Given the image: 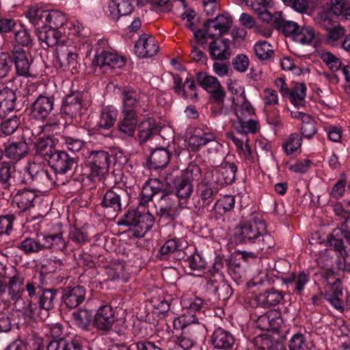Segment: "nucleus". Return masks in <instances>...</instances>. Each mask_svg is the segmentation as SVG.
<instances>
[{
    "mask_svg": "<svg viewBox=\"0 0 350 350\" xmlns=\"http://www.w3.org/2000/svg\"><path fill=\"white\" fill-rule=\"evenodd\" d=\"M44 21L45 27L59 29L66 23V18L60 11L47 10Z\"/></svg>",
    "mask_w": 350,
    "mask_h": 350,
    "instance_id": "49",
    "label": "nucleus"
},
{
    "mask_svg": "<svg viewBox=\"0 0 350 350\" xmlns=\"http://www.w3.org/2000/svg\"><path fill=\"white\" fill-rule=\"evenodd\" d=\"M67 242L63 239L62 232L56 234L41 233L36 238L25 237L18 243L16 248L25 255L38 254L46 250L64 251Z\"/></svg>",
    "mask_w": 350,
    "mask_h": 350,
    "instance_id": "2",
    "label": "nucleus"
},
{
    "mask_svg": "<svg viewBox=\"0 0 350 350\" xmlns=\"http://www.w3.org/2000/svg\"><path fill=\"white\" fill-rule=\"evenodd\" d=\"M14 45H19L20 47L31 48L33 45V38L29 30L24 26H21L20 29H16L14 33Z\"/></svg>",
    "mask_w": 350,
    "mask_h": 350,
    "instance_id": "53",
    "label": "nucleus"
},
{
    "mask_svg": "<svg viewBox=\"0 0 350 350\" xmlns=\"http://www.w3.org/2000/svg\"><path fill=\"white\" fill-rule=\"evenodd\" d=\"M54 101L53 96L40 94L29 108L32 118L40 121L46 120L54 109Z\"/></svg>",
    "mask_w": 350,
    "mask_h": 350,
    "instance_id": "12",
    "label": "nucleus"
},
{
    "mask_svg": "<svg viewBox=\"0 0 350 350\" xmlns=\"http://www.w3.org/2000/svg\"><path fill=\"white\" fill-rule=\"evenodd\" d=\"M164 191L167 190L163 188V184L160 180L157 178L150 179L142 187L139 204L144 206L152 199L154 196L159 193L163 195Z\"/></svg>",
    "mask_w": 350,
    "mask_h": 350,
    "instance_id": "27",
    "label": "nucleus"
},
{
    "mask_svg": "<svg viewBox=\"0 0 350 350\" xmlns=\"http://www.w3.org/2000/svg\"><path fill=\"white\" fill-rule=\"evenodd\" d=\"M110 157L107 152L94 151L89 157L88 166L90 174L88 178L93 182L100 180L108 172Z\"/></svg>",
    "mask_w": 350,
    "mask_h": 350,
    "instance_id": "8",
    "label": "nucleus"
},
{
    "mask_svg": "<svg viewBox=\"0 0 350 350\" xmlns=\"http://www.w3.org/2000/svg\"><path fill=\"white\" fill-rule=\"evenodd\" d=\"M210 56L213 59L224 61L231 55L230 46L227 39H215L209 44Z\"/></svg>",
    "mask_w": 350,
    "mask_h": 350,
    "instance_id": "30",
    "label": "nucleus"
},
{
    "mask_svg": "<svg viewBox=\"0 0 350 350\" xmlns=\"http://www.w3.org/2000/svg\"><path fill=\"white\" fill-rule=\"evenodd\" d=\"M212 172L206 173L204 178L197 187V193L204 206L209 205L218 192L217 188L215 187L213 183L208 180Z\"/></svg>",
    "mask_w": 350,
    "mask_h": 350,
    "instance_id": "24",
    "label": "nucleus"
},
{
    "mask_svg": "<svg viewBox=\"0 0 350 350\" xmlns=\"http://www.w3.org/2000/svg\"><path fill=\"white\" fill-rule=\"evenodd\" d=\"M20 124L21 121L19 117L14 115L1 123L0 131L5 135H12L16 131Z\"/></svg>",
    "mask_w": 350,
    "mask_h": 350,
    "instance_id": "57",
    "label": "nucleus"
},
{
    "mask_svg": "<svg viewBox=\"0 0 350 350\" xmlns=\"http://www.w3.org/2000/svg\"><path fill=\"white\" fill-rule=\"evenodd\" d=\"M26 172L37 187L48 188L55 183L49 172L35 163H29Z\"/></svg>",
    "mask_w": 350,
    "mask_h": 350,
    "instance_id": "17",
    "label": "nucleus"
},
{
    "mask_svg": "<svg viewBox=\"0 0 350 350\" xmlns=\"http://www.w3.org/2000/svg\"><path fill=\"white\" fill-rule=\"evenodd\" d=\"M118 116V111L111 107H104L100 113L96 127L98 130H108L115 124Z\"/></svg>",
    "mask_w": 350,
    "mask_h": 350,
    "instance_id": "43",
    "label": "nucleus"
},
{
    "mask_svg": "<svg viewBox=\"0 0 350 350\" xmlns=\"http://www.w3.org/2000/svg\"><path fill=\"white\" fill-rule=\"evenodd\" d=\"M315 38L316 33L312 27L299 26L293 40L296 42L305 45L311 44L312 41L315 40Z\"/></svg>",
    "mask_w": 350,
    "mask_h": 350,
    "instance_id": "48",
    "label": "nucleus"
},
{
    "mask_svg": "<svg viewBox=\"0 0 350 350\" xmlns=\"http://www.w3.org/2000/svg\"><path fill=\"white\" fill-rule=\"evenodd\" d=\"M154 223V216L148 211L142 212L139 210L129 211L124 217L118 222L120 225L133 226L135 230L133 235L142 237L152 227Z\"/></svg>",
    "mask_w": 350,
    "mask_h": 350,
    "instance_id": "5",
    "label": "nucleus"
},
{
    "mask_svg": "<svg viewBox=\"0 0 350 350\" xmlns=\"http://www.w3.org/2000/svg\"><path fill=\"white\" fill-rule=\"evenodd\" d=\"M159 46L154 38L142 35L135 44V53L140 57H152L157 54Z\"/></svg>",
    "mask_w": 350,
    "mask_h": 350,
    "instance_id": "22",
    "label": "nucleus"
},
{
    "mask_svg": "<svg viewBox=\"0 0 350 350\" xmlns=\"http://www.w3.org/2000/svg\"><path fill=\"white\" fill-rule=\"evenodd\" d=\"M215 141V136L211 132H205L202 130H196L194 134L189 139V146L191 151L196 152L202 146Z\"/></svg>",
    "mask_w": 350,
    "mask_h": 350,
    "instance_id": "35",
    "label": "nucleus"
},
{
    "mask_svg": "<svg viewBox=\"0 0 350 350\" xmlns=\"http://www.w3.org/2000/svg\"><path fill=\"white\" fill-rule=\"evenodd\" d=\"M281 319L275 311L269 310L258 317L256 327L261 330L278 332Z\"/></svg>",
    "mask_w": 350,
    "mask_h": 350,
    "instance_id": "32",
    "label": "nucleus"
},
{
    "mask_svg": "<svg viewBox=\"0 0 350 350\" xmlns=\"http://www.w3.org/2000/svg\"><path fill=\"white\" fill-rule=\"evenodd\" d=\"M234 239L237 243L254 245L256 250L262 251L273 247V237L267 232L265 221L255 214L241 221L235 228Z\"/></svg>",
    "mask_w": 350,
    "mask_h": 350,
    "instance_id": "1",
    "label": "nucleus"
},
{
    "mask_svg": "<svg viewBox=\"0 0 350 350\" xmlns=\"http://www.w3.org/2000/svg\"><path fill=\"white\" fill-rule=\"evenodd\" d=\"M220 27L213 19H207L203 23V27L194 31L195 38L198 42L206 39V38L211 39H219L225 34Z\"/></svg>",
    "mask_w": 350,
    "mask_h": 350,
    "instance_id": "23",
    "label": "nucleus"
},
{
    "mask_svg": "<svg viewBox=\"0 0 350 350\" xmlns=\"http://www.w3.org/2000/svg\"><path fill=\"white\" fill-rule=\"evenodd\" d=\"M108 8L110 16L114 21L130 14L134 8L132 0H111Z\"/></svg>",
    "mask_w": 350,
    "mask_h": 350,
    "instance_id": "33",
    "label": "nucleus"
},
{
    "mask_svg": "<svg viewBox=\"0 0 350 350\" xmlns=\"http://www.w3.org/2000/svg\"><path fill=\"white\" fill-rule=\"evenodd\" d=\"M116 321L115 312L111 306L100 307L94 317V326L99 330L109 331Z\"/></svg>",
    "mask_w": 350,
    "mask_h": 350,
    "instance_id": "18",
    "label": "nucleus"
},
{
    "mask_svg": "<svg viewBox=\"0 0 350 350\" xmlns=\"http://www.w3.org/2000/svg\"><path fill=\"white\" fill-rule=\"evenodd\" d=\"M82 108L81 96L79 93L68 95L64 99L61 111L70 119L75 118L79 114Z\"/></svg>",
    "mask_w": 350,
    "mask_h": 350,
    "instance_id": "26",
    "label": "nucleus"
},
{
    "mask_svg": "<svg viewBox=\"0 0 350 350\" xmlns=\"http://www.w3.org/2000/svg\"><path fill=\"white\" fill-rule=\"evenodd\" d=\"M15 166L12 161H7L3 157V151L0 148V185L1 196L3 199L8 200L14 190Z\"/></svg>",
    "mask_w": 350,
    "mask_h": 350,
    "instance_id": "6",
    "label": "nucleus"
},
{
    "mask_svg": "<svg viewBox=\"0 0 350 350\" xmlns=\"http://www.w3.org/2000/svg\"><path fill=\"white\" fill-rule=\"evenodd\" d=\"M179 250L180 244L176 239L167 240L159 249L160 259H166L168 255L174 254V252Z\"/></svg>",
    "mask_w": 350,
    "mask_h": 350,
    "instance_id": "61",
    "label": "nucleus"
},
{
    "mask_svg": "<svg viewBox=\"0 0 350 350\" xmlns=\"http://www.w3.org/2000/svg\"><path fill=\"white\" fill-rule=\"evenodd\" d=\"M38 40L42 43H44L48 47L57 46L59 44H63L66 39H64V36L59 29L47 27H38L36 31Z\"/></svg>",
    "mask_w": 350,
    "mask_h": 350,
    "instance_id": "20",
    "label": "nucleus"
},
{
    "mask_svg": "<svg viewBox=\"0 0 350 350\" xmlns=\"http://www.w3.org/2000/svg\"><path fill=\"white\" fill-rule=\"evenodd\" d=\"M198 83L210 94V98L217 105H223L226 91L217 77L205 72H198L196 75Z\"/></svg>",
    "mask_w": 350,
    "mask_h": 350,
    "instance_id": "7",
    "label": "nucleus"
},
{
    "mask_svg": "<svg viewBox=\"0 0 350 350\" xmlns=\"http://www.w3.org/2000/svg\"><path fill=\"white\" fill-rule=\"evenodd\" d=\"M159 209L157 214L166 219H174L178 215L180 207L185 206L179 198L173 193L164 191L159 202Z\"/></svg>",
    "mask_w": 350,
    "mask_h": 350,
    "instance_id": "11",
    "label": "nucleus"
},
{
    "mask_svg": "<svg viewBox=\"0 0 350 350\" xmlns=\"http://www.w3.org/2000/svg\"><path fill=\"white\" fill-rule=\"evenodd\" d=\"M42 310L40 309L39 305L37 306L36 303L29 300L28 304L23 308V314L30 319L44 321L48 317V314L46 312H42Z\"/></svg>",
    "mask_w": 350,
    "mask_h": 350,
    "instance_id": "55",
    "label": "nucleus"
},
{
    "mask_svg": "<svg viewBox=\"0 0 350 350\" xmlns=\"http://www.w3.org/2000/svg\"><path fill=\"white\" fill-rule=\"evenodd\" d=\"M254 49L256 57L262 61L271 58L273 55V51L271 49L270 44L266 41L256 44Z\"/></svg>",
    "mask_w": 350,
    "mask_h": 350,
    "instance_id": "60",
    "label": "nucleus"
},
{
    "mask_svg": "<svg viewBox=\"0 0 350 350\" xmlns=\"http://www.w3.org/2000/svg\"><path fill=\"white\" fill-rule=\"evenodd\" d=\"M161 127L152 118H148L142 122L139 126V139L140 143H144L150 139L152 136L159 134Z\"/></svg>",
    "mask_w": 350,
    "mask_h": 350,
    "instance_id": "39",
    "label": "nucleus"
},
{
    "mask_svg": "<svg viewBox=\"0 0 350 350\" xmlns=\"http://www.w3.org/2000/svg\"><path fill=\"white\" fill-rule=\"evenodd\" d=\"M24 277L19 274L8 277L5 267L0 269V297L3 299L8 296L10 301L16 303L21 299L24 292Z\"/></svg>",
    "mask_w": 350,
    "mask_h": 350,
    "instance_id": "4",
    "label": "nucleus"
},
{
    "mask_svg": "<svg viewBox=\"0 0 350 350\" xmlns=\"http://www.w3.org/2000/svg\"><path fill=\"white\" fill-rule=\"evenodd\" d=\"M57 296V290L55 288L40 289L38 298L40 309L49 314V311L55 307Z\"/></svg>",
    "mask_w": 350,
    "mask_h": 350,
    "instance_id": "38",
    "label": "nucleus"
},
{
    "mask_svg": "<svg viewBox=\"0 0 350 350\" xmlns=\"http://www.w3.org/2000/svg\"><path fill=\"white\" fill-rule=\"evenodd\" d=\"M206 288L221 300L228 299L232 295V289L229 284L224 282L221 274L217 278H208L206 283Z\"/></svg>",
    "mask_w": 350,
    "mask_h": 350,
    "instance_id": "25",
    "label": "nucleus"
},
{
    "mask_svg": "<svg viewBox=\"0 0 350 350\" xmlns=\"http://www.w3.org/2000/svg\"><path fill=\"white\" fill-rule=\"evenodd\" d=\"M173 325L176 329H182L183 332H192L193 335L198 334L200 325L197 322V318L191 311L184 314L174 320Z\"/></svg>",
    "mask_w": 350,
    "mask_h": 350,
    "instance_id": "28",
    "label": "nucleus"
},
{
    "mask_svg": "<svg viewBox=\"0 0 350 350\" xmlns=\"http://www.w3.org/2000/svg\"><path fill=\"white\" fill-rule=\"evenodd\" d=\"M170 154L163 148H155L152 151L148 160L150 168L159 169L165 167L170 162Z\"/></svg>",
    "mask_w": 350,
    "mask_h": 350,
    "instance_id": "41",
    "label": "nucleus"
},
{
    "mask_svg": "<svg viewBox=\"0 0 350 350\" xmlns=\"http://www.w3.org/2000/svg\"><path fill=\"white\" fill-rule=\"evenodd\" d=\"M175 193H174L184 204L193 193V185L189 177L178 176L174 181Z\"/></svg>",
    "mask_w": 350,
    "mask_h": 350,
    "instance_id": "34",
    "label": "nucleus"
},
{
    "mask_svg": "<svg viewBox=\"0 0 350 350\" xmlns=\"http://www.w3.org/2000/svg\"><path fill=\"white\" fill-rule=\"evenodd\" d=\"M128 198L126 189L119 187H113L107 190L103 196L100 205L105 212L116 216L122 211V202Z\"/></svg>",
    "mask_w": 350,
    "mask_h": 350,
    "instance_id": "10",
    "label": "nucleus"
},
{
    "mask_svg": "<svg viewBox=\"0 0 350 350\" xmlns=\"http://www.w3.org/2000/svg\"><path fill=\"white\" fill-rule=\"evenodd\" d=\"M237 171V167L234 163H230L227 161H224L219 166H217L215 170L211 172H215L217 174L221 175L224 180V183L230 185L234 182L236 178V172Z\"/></svg>",
    "mask_w": 350,
    "mask_h": 350,
    "instance_id": "44",
    "label": "nucleus"
},
{
    "mask_svg": "<svg viewBox=\"0 0 350 350\" xmlns=\"http://www.w3.org/2000/svg\"><path fill=\"white\" fill-rule=\"evenodd\" d=\"M49 164L55 174H64L77 167V158L68 154L64 150H57Z\"/></svg>",
    "mask_w": 350,
    "mask_h": 350,
    "instance_id": "15",
    "label": "nucleus"
},
{
    "mask_svg": "<svg viewBox=\"0 0 350 350\" xmlns=\"http://www.w3.org/2000/svg\"><path fill=\"white\" fill-rule=\"evenodd\" d=\"M47 350H83V342L79 338L65 340L64 338L51 340Z\"/></svg>",
    "mask_w": 350,
    "mask_h": 350,
    "instance_id": "40",
    "label": "nucleus"
},
{
    "mask_svg": "<svg viewBox=\"0 0 350 350\" xmlns=\"http://www.w3.org/2000/svg\"><path fill=\"white\" fill-rule=\"evenodd\" d=\"M290 350H309L305 337L301 334H295L289 341Z\"/></svg>",
    "mask_w": 350,
    "mask_h": 350,
    "instance_id": "64",
    "label": "nucleus"
},
{
    "mask_svg": "<svg viewBox=\"0 0 350 350\" xmlns=\"http://www.w3.org/2000/svg\"><path fill=\"white\" fill-rule=\"evenodd\" d=\"M284 299L283 293L271 288L269 290L255 295L252 299L251 304L256 307L268 308L278 305Z\"/></svg>",
    "mask_w": 350,
    "mask_h": 350,
    "instance_id": "16",
    "label": "nucleus"
},
{
    "mask_svg": "<svg viewBox=\"0 0 350 350\" xmlns=\"http://www.w3.org/2000/svg\"><path fill=\"white\" fill-rule=\"evenodd\" d=\"M301 133L303 137L310 139L316 133L315 122L310 116H305L304 121L301 123Z\"/></svg>",
    "mask_w": 350,
    "mask_h": 350,
    "instance_id": "63",
    "label": "nucleus"
},
{
    "mask_svg": "<svg viewBox=\"0 0 350 350\" xmlns=\"http://www.w3.org/2000/svg\"><path fill=\"white\" fill-rule=\"evenodd\" d=\"M78 51V48L70 39H66L63 44H59L55 49L56 66L63 70L77 72L80 67Z\"/></svg>",
    "mask_w": 350,
    "mask_h": 350,
    "instance_id": "3",
    "label": "nucleus"
},
{
    "mask_svg": "<svg viewBox=\"0 0 350 350\" xmlns=\"http://www.w3.org/2000/svg\"><path fill=\"white\" fill-rule=\"evenodd\" d=\"M330 23L331 20L325 18L321 25L328 31L327 36V42L329 43H333L342 38L345 36L346 30L340 25H335L332 27H328L327 25L330 24Z\"/></svg>",
    "mask_w": 350,
    "mask_h": 350,
    "instance_id": "54",
    "label": "nucleus"
},
{
    "mask_svg": "<svg viewBox=\"0 0 350 350\" xmlns=\"http://www.w3.org/2000/svg\"><path fill=\"white\" fill-rule=\"evenodd\" d=\"M340 226L333 230L328 238L329 247L341 256L347 254L344 239L350 245V216L340 221Z\"/></svg>",
    "mask_w": 350,
    "mask_h": 350,
    "instance_id": "9",
    "label": "nucleus"
},
{
    "mask_svg": "<svg viewBox=\"0 0 350 350\" xmlns=\"http://www.w3.org/2000/svg\"><path fill=\"white\" fill-rule=\"evenodd\" d=\"M323 277L326 282L325 291H329L335 296H341L342 295L341 281L332 270H326L323 273Z\"/></svg>",
    "mask_w": 350,
    "mask_h": 350,
    "instance_id": "45",
    "label": "nucleus"
},
{
    "mask_svg": "<svg viewBox=\"0 0 350 350\" xmlns=\"http://www.w3.org/2000/svg\"><path fill=\"white\" fill-rule=\"evenodd\" d=\"M46 12L47 10H43L38 6H31L27 10L26 16L32 25L44 27Z\"/></svg>",
    "mask_w": 350,
    "mask_h": 350,
    "instance_id": "52",
    "label": "nucleus"
},
{
    "mask_svg": "<svg viewBox=\"0 0 350 350\" xmlns=\"http://www.w3.org/2000/svg\"><path fill=\"white\" fill-rule=\"evenodd\" d=\"M13 314L8 309L3 308L0 311V332H7L12 326Z\"/></svg>",
    "mask_w": 350,
    "mask_h": 350,
    "instance_id": "62",
    "label": "nucleus"
},
{
    "mask_svg": "<svg viewBox=\"0 0 350 350\" xmlns=\"http://www.w3.org/2000/svg\"><path fill=\"white\" fill-rule=\"evenodd\" d=\"M3 156L15 161L25 158L29 152V148L25 141L12 142L5 146Z\"/></svg>",
    "mask_w": 350,
    "mask_h": 350,
    "instance_id": "29",
    "label": "nucleus"
},
{
    "mask_svg": "<svg viewBox=\"0 0 350 350\" xmlns=\"http://www.w3.org/2000/svg\"><path fill=\"white\" fill-rule=\"evenodd\" d=\"M122 119L118 124V131L126 137L134 136L137 123V113H121Z\"/></svg>",
    "mask_w": 350,
    "mask_h": 350,
    "instance_id": "37",
    "label": "nucleus"
},
{
    "mask_svg": "<svg viewBox=\"0 0 350 350\" xmlns=\"http://www.w3.org/2000/svg\"><path fill=\"white\" fill-rule=\"evenodd\" d=\"M299 27L297 23L286 21L283 18L281 13L275 12L274 27L286 37H291L293 39L294 35H295Z\"/></svg>",
    "mask_w": 350,
    "mask_h": 350,
    "instance_id": "42",
    "label": "nucleus"
},
{
    "mask_svg": "<svg viewBox=\"0 0 350 350\" xmlns=\"http://www.w3.org/2000/svg\"><path fill=\"white\" fill-rule=\"evenodd\" d=\"M235 199L232 196H225L218 200L212 210V216L215 213L222 215L227 211L232 210L234 207Z\"/></svg>",
    "mask_w": 350,
    "mask_h": 350,
    "instance_id": "51",
    "label": "nucleus"
},
{
    "mask_svg": "<svg viewBox=\"0 0 350 350\" xmlns=\"http://www.w3.org/2000/svg\"><path fill=\"white\" fill-rule=\"evenodd\" d=\"M306 87L304 83L297 84L288 95L291 103L297 107L302 106L306 97Z\"/></svg>",
    "mask_w": 350,
    "mask_h": 350,
    "instance_id": "56",
    "label": "nucleus"
},
{
    "mask_svg": "<svg viewBox=\"0 0 350 350\" xmlns=\"http://www.w3.org/2000/svg\"><path fill=\"white\" fill-rule=\"evenodd\" d=\"M124 64L122 57L117 54L105 51L96 55L92 62L94 68H99L103 72H107L113 68H120Z\"/></svg>",
    "mask_w": 350,
    "mask_h": 350,
    "instance_id": "14",
    "label": "nucleus"
},
{
    "mask_svg": "<svg viewBox=\"0 0 350 350\" xmlns=\"http://www.w3.org/2000/svg\"><path fill=\"white\" fill-rule=\"evenodd\" d=\"M36 154L40 156L49 163L53 155L57 152L55 148L53 141L51 138L41 137L35 143Z\"/></svg>",
    "mask_w": 350,
    "mask_h": 350,
    "instance_id": "36",
    "label": "nucleus"
},
{
    "mask_svg": "<svg viewBox=\"0 0 350 350\" xmlns=\"http://www.w3.org/2000/svg\"><path fill=\"white\" fill-rule=\"evenodd\" d=\"M233 128L241 134L255 133L258 129V122L250 118L232 121Z\"/></svg>",
    "mask_w": 350,
    "mask_h": 350,
    "instance_id": "47",
    "label": "nucleus"
},
{
    "mask_svg": "<svg viewBox=\"0 0 350 350\" xmlns=\"http://www.w3.org/2000/svg\"><path fill=\"white\" fill-rule=\"evenodd\" d=\"M185 263L193 271H201L205 269L206 262L198 253H193L187 257Z\"/></svg>",
    "mask_w": 350,
    "mask_h": 350,
    "instance_id": "59",
    "label": "nucleus"
},
{
    "mask_svg": "<svg viewBox=\"0 0 350 350\" xmlns=\"http://www.w3.org/2000/svg\"><path fill=\"white\" fill-rule=\"evenodd\" d=\"M36 197V195L33 191L24 189L17 192L14 197L13 202L21 211H25L33 206L32 204Z\"/></svg>",
    "mask_w": 350,
    "mask_h": 350,
    "instance_id": "46",
    "label": "nucleus"
},
{
    "mask_svg": "<svg viewBox=\"0 0 350 350\" xmlns=\"http://www.w3.org/2000/svg\"><path fill=\"white\" fill-rule=\"evenodd\" d=\"M10 54L16 74L19 76H29V69L33 62L30 53H27L24 48L20 47L19 45H13Z\"/></svg>",
    "mask_w": 350,
    "mask_h": 350,
    "instance_id": "13",
    "label": "nucleus"
},
{
    "mask_svg": "<svg viewBox=\"0 0 350 350\" xmlns=\"http://www.w3.org/2000/svg\"><path fill=\"white\" fill-rule=\"evenodd\" d=\"M242 100L241 104H237L234 107V113L237 119L248 118L254 115V109L251 103L246 99L245 92L240 95Z\"/></svg>",
    "mask_w": 350,
    "mask_h": 350,
    "instance_id": "50",
    "label": "nucleus"
},
{
    "mask_svg": "<svg viewBox=\"0 0 350 350\" xmlns=\"http://www.w3.org/2000/svg\"><path fill=\"white\" fill-rule=\"evenodd\" d=\"M75 324L81 328L86 327L91 321L92 312L88 310H79L72 314Z\"/></svg>",
    "mask_w": 350,
    "mask_h": 350,
    "instance_id": "58",
    "label": "nucleus"
},
{
    "mask_svg": "<svg viewBox=\"0 0 350 350\" xmlns=\"http://www.w3.org/2000/svg\"><path fill=\"white\" fill-rule=\"evenodd\" d=\"M211 342L215 348L228 350L232 347L234 338L230 332L218 327L212 334Z\"/></svg>",
    "mask_w": 350,
    "mask_h": 350,
    "instance_id": "31",
    "label": "nucleus"
},
{
    "mask_svg": "<svg viewBox=\"0 0 350 350\" xmlns=\"http://www.w3.org/2000/svg\"><path fill=\"white\" fill-rule=\"evenodd\" d=\"M143 96L139 91L133 88H126L123 89L121 92L123 107L122 112L136 113V109L139 105Z\"/></svg>",
    "mask_w": 350,
    "mask_h": 350,
    "instance_id": "21",
    "label": "nucleus"
},
{
    "mask_svg": "<svg viewBox=\"0 0 350 350\" xmlns=\"http://www.w3.org/2000/svg\"><path fill=\"white\" fill-rule=\"evenodd\" d=\"M85 297V289L77 285L64 288L62 298L66 306L72 309L80 305L84 301Z\"/></svg>",
    "mask_w": 350,
    "mask_h": 350,
    "instance_id": "19",
    "label": "nucleus"
}]
</instances>
